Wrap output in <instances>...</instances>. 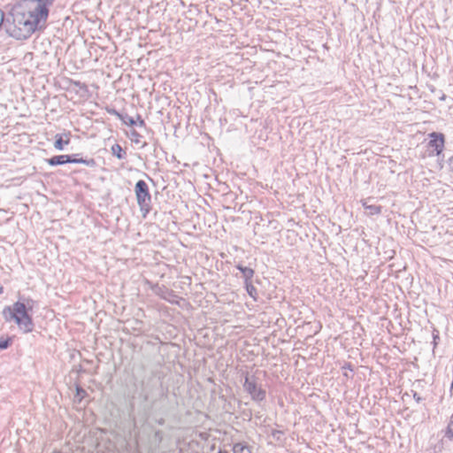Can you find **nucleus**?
<instances>
[{"label":"nucleus","mask_w":453,"mask_h":453,"mask_svg":"<svg viewBox=\"0 0 453 453\" xmlns=\"http://www.w3.org/2000/svg\"><path fill=\"white\" fill-rule=\"evenodd\" d=\"M3 290H4V288H3V287L0 285V294H1V293H3Z\"/></svg>","instance_id":"obj_25"},{"label":"nucleus","mask_w":453,"mask_h":453,"mask_svg":"<svg viewBox=\"0 0 453 453\" xmlns=\"http://www.w3.org/2000/svg\"><path fill=\"white\" fill-rule=\"evenodd\" d=\"M117 115L126 125H128L131 127L134 126V125H139L140 127L145 126V121L141 118L140 115H137V120H134L133 117H130L127 114L125 116H122V115L117 113Z\"/></svg>","instance_id":"obj_8"},{"label":"nucleus","mask_w":453,"mask_h":453,"mask_svg":"<svg viewBox=\"0 0 453 453\" xmlns=\"http://www.w3.org/2000/svg\"><path fill=\"white\" fill-rule=\"evenodd\" d=\"M133 134H134V137L138 136V134L136 132H134Z\"/></svg>","instance_id":"obj_24"},{"label":"nucleus","mask_w":453,"mask_h":453,"mask_svg":"<svg viewBox=\"0 0 453 453\" xmlns=\"http://www.w3.org/2000/svg\"><path fill=\"white\" fill-rule=\"evenodd\" d=\"M157 423H158L159 425H163V424L165 423L164 418H160L159 420H157Z\"/></svg>","instance_id":"obj_22"},{"label":"nucleus","mask_w":453,"mask_h":453,"mask_svg":"<svg viewBox=\"0 0 453 453\" xmlns=\"http://www.w3.org/2000/svg\"><path fill=\"white\" fill-rule=\"evenodd\" d=\"M134 192L142 218L145 219L151 210V196L147 183L142 180H138L134 187Z\"/></svg>","instance_id":"obj_3"},{"label":"nucleus","mask_w":453,"mask_h":453,"mask_svg":"<svg viewBox=\"0 0 453 453\" xmlns=\"http://www.w3.org/2000/svg\"><path fill=\"white\" fill-rule=\"evenodd\" d=\"M164 439L163 432L161 430L154 431V434L151 438H150L148 446L149 449L154 450L159 448L162 441Z\"/></svg>","instance_id":"obj_6"},{"label":"nucleus","mask_w":453,"mask_h":453,"mask_svg":"<svg viewBox=\"0 0 453 453\" xmlns=\"http://www.w3.org/2000/svg\"><path fill=\"white\" fill-rule=\"evenodd\" d=\"M448 434L453 436V417L451 418L449 425H448Z\"/></svg>","instance_id":"obj_18"},{"label":"nucleus","mask_w":453,"mask_h":453,"mask_svg":"<svg viewBox=\"0 0 453 453\" xmlns=\"http://www.w3.org/2000/svg\"><path fill=\"white\" fill-rule=\"evenodd\" d=\"M365 208L368 211V213L370 215H376L380 214L381 211L380 206L377 205H367L365 203H364Z\"/></svg>","instance_id":"obj_15"},{"label":"nucleus","mask_w":453,"mask_h":453,"mask_svg":"<svg viewBox=\"0 0 453 453\" xmlns=\"http://www.w3.org/2000/svg\"><path fill=\"white\" fill-rule=\"evenodd\" d=\"M12 23L6 20L7 33L19 40L27 39L45 26L49 16L47 0H22L12 11Z\"/></svg>","instance_id":"obj_1"},{"label":"nucleus","mask_w":453,"mask_h":453,"mask_svg":"<svg viewBox=\"0 0 453 453\" xmlns=\"http://www.w3.org/2000/svg\"><path fill=\"white\" fill-rule=\"evenodd\" d=\"M3 316L6 321L14 320L24 333H30L34 329V323L25 303L16 302L12 306L5 307Z\"/></svg>","instance_id":"obj_2"},{"label":"nucleus","mask_w":453,"mask_h":453,"mask_svg":"<svg viewBox=\"0 0 453 453\" xmlns=\"http://www.w3.org/2000/svg\"><path fill=\"white\" fill-rule=\"evenodd\" d=\"M243 388L250 395L251 399L257 403L263 402L266 397V391L257 384L254 376L250 377L246 375Z\"/></svg>","instance_id":"obj_4"},{"label":"nucleus","mask_w":453,"mask_h":453,"mask_svg":"<svg viewBox=\"0 0 453 453\" xmlns=\"http://www.w3.org/2000/svg\"><path fill=\"white\" fill-rule=\"evenodd\" d=\"M245 288L250 296L252 297L254 300H257V291L250 280H247L245 282Z\"/></svg>","instance_id":"obj_13"},{"label":"nucleus","mask_w":453,"mask_h":453,"mask_svg":"<svg viewBox=\"0 0 453 453\" xmlns=\"http://www.w3.org/2000/svg\"><path fill=\"white\" fill-rule=\"evenodd\" d=\"M430 137L429 147L434 148L437 155L441 154L444 148V135L440 133L433 132L430 134Z\"/></svg>","instance_id":"obj_5"},{"label":"nucleus","mask_w":453,"mask_h":453,"mask_svg":"<svg viewBox=\"0 0 453 453\" xmlns=\"http://www.w3.org/2000/svg\"><path fill=\"white\" fill-rule=\"evenodd\" d=\"M234 453H251L250 447L246 444L238 442L233 447Z\"/></svg>","instance_id":"obj_12"},{"label":"nucleus","mask_w":453,"mask_h":453,"mask_svg":"<svg viewBox=\"0 0 453 453\" xmlns=\"http://www.w3.org/2000/svg\"><path fill=\"white\" fill-rule=\"evenodd\" d=\"M448 164L450 170L453 171V156L449 159Z\"/></svg>","instance_id":"obj_21"},{"label":"nucleus","mask_w":453,"mask_h":453,"mask_svg":"<svg viewBox=\"0 0 453 453\" xmlns=\"http://www.w3.org/2000/svg\"><path fill=\"white\" fill-rule=\"evenodd\" d=\"M70 163L83 164V165H85L87 166H89V167H94L96 165L94 158H88V159L76 158V157H74V156H71V162Z\"/></svg>","instance_id":"obj_10"},{"label":"nucleus","mask_w":453,"mask_h":453,"mask_svg":"<svg viewBox=\"0 0 453 453\" xmlns=\"http://www.w3.org/2000/svg\"><path fill=\"white\" fill-rule=\"evenodd\" d=\"M4 13L0 11V27L4 24Z\"/></svg>","instance_id":"obj_20"},{"label":"nucleus","mask_w":453,"mask_h":453,"mask_svg":"<svg viewBox=\"0 0 453 453\" xmlns=\"http://www.w3.org/2000/svg\"><path fill=\"white\" fill-rule=\"evenodd\" d=\"M46 162L52 166L60 165L71 162V155H58L46 159Z\"/></svg>","instance_id":"obj_7"},{"label":"nucleus","mask_w":453,"mask_h":453,"mask_svg":"<svg viewBox=\"0 0 453 453\" xmlns=\"http://www.w3.org/2000/svg\"><path fill=\"white\" fill-rule=\"evenodd\" d=\"M219 453H228L227 451H222L220 450Z\"/></svg>","instance_id":"obj_26"},{"label":"nucleus","mask_w":453,"mask_h":453,"mask_svg":"<svg viewBox=\"0 0 453 453\" xmlns=\"http://www.w3.org/2000/svg\"><path fill=\"white\" fill-rule=\"evenodd\" d=\"M413 398L415 399V401L417 403H419L421 402L422 398L418 395V394L417 392H414L413 393Z\"/></svg>","instance_id":"obj_19"},{"label":"nucleus","mask_w":453,"mask_h":453,"mask_svg":"<svg viewBox=\"0 0 453 453\" xmlns=\"http://www.w3.org/2000/svg\"><path fill=\"white\" fill-rule=\"evenodd\" d=\"M111 153L119 159L125 158L127 155L126 151L118 143H115L114 145L111 146Z\"/></svg>","instance_id":"obj_11"},{"label":"nucleus","mask_w":453,"mask_h":453,"mask_svg":"<svg viewBox=\"0 0 453 453\" xmlns=\"http://www.w3.org/2000/svg\"><path fill=\"white\" fill-rule=\"evenodd\" d=\"M10 342H11V339L10 338L1 339L0 340V351L3 350V349H7L9 347V345H10Z\"/></svg>","instance_id":"obj_16"},{"label":"nucleus","mask_w":453,"mask_h":453,"mask_svg":"<svg viewBox=\"0 0 453 453\" xmlns=\"http://www.w3.org/2000/svg\"><path fill=\"white\" fill-rule=\"evenodd\" d=\"M86 395V391L80 388V387H77L76 388V397L79 398V401H81V399L85 396Z\"/></svg>","instance_id":"obj_17"},{"label":"nucleus","mask_w":453,"mask_h":453,"mask_svg":"<svg viewBox=\"0 0 453 453\" xmlns=\"http://www.w3.org/2000/svg\"><path fill=\"white\" fill-rule=\"evenodd\" d=\"M236 268L242 273V277L244 278L245 282L247 280H251L252 277L254 276V270L253 269H251L250 267H247V266H243L241 264L237 265Z\"/></svg>","instance_id":"obj_9"},{"label":"nucleus","mask_w":453,"mask_h":453,"mask_svg":"<svg viewBox=\"0 0 453 453\" xmlns=\"http://www.w3.org/2000/svg\"><path fill=\"white\" fill-rule=\"evenodd\" d=\"M133 134H134V137L138 136V134L136 132H134Z\"/></svg>","instance_id":"obj_23"},{"label":"nucleus","mask_w":453,"mask_h":453,"mask_svg":"<svg viewBox=\"0 0 453 453\" xmlns=\"http://www.w3.org/2000/svg\"><path fill=\"white\" fill-rule=\"evenodd\" d=\"M56 141L54 142V147L58 150H63L64 144H68L70 142V140L67 139L65 142L63 141L62 137L58 134L56 135Z\"/></svg>","instance_id":"obj_14"}]
</instances>
